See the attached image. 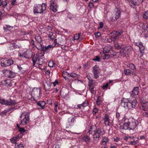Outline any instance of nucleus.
<instances>
[{"label":"nucleus","instance_id":"f257e3e1","mask_svg":"<svg viewBox=\"0 0 148 148\" xmlns=\"http://www.w3.org/2000/svg\"><path fill=\"white\" fill-rule=\"evenodd\" d=\"M137 103L136 100L135 99L132 101H130L127 99L123 98L121 100V104L125 109H130L135 108Z\"/></svg>","mask_w":148,"mask_h":148},{"label":"nucleus","instance_id":"e2e57ef3","mask_svg":"<svg viewBox=\"0 0 148 148\" xmlns=\"http://www.w3.org/2000/svg\"><path fill=\"white\" fill-rule=\"evenodd\" d=\"M1 83L2 84L5 86L6 84V79L3 80L1 81Z\"/></svg>","mask_w":148,"mask_h":148},{"label":"nucleus","instance_id":"774afa93","mask_svg":"<svg viewBox=\"0 0 148 148\" xmlns=\"http://www.w3.org/2000/svg\"><path fill=\"white\" fill-rule=\"evenodd\" d=\"M114 140L115 141L117 142L120 140V139L119 138L116 137L115 138H114Z\"/></svg>","mask_w":148,"mask_h":148},{"label":"nucleus","instance_id":"052dcab7","mask_svg":"<svg viewBox=\"0 0 148 148\" xmlns=\"http://www.w3.org/2000/svg\"><path fill=\"white\" fill-rule=\"evenodd\" d=\"M53 43L55 44V45L56 46H58L59 45V44L57 42V39H55L53 42Z\"/></svg>","mask_w":148,"mask_h":148},{"label":"nucleus","instance_id":"a18cd8bd","mask_svg":"<svg viewBox=\"0 0 148 148\" xmlns=\"http://www.w3.org/2000/svg\"><path fill=\"white\" fill-rule=\"evenodd\" d=\"M23 135V134L21 133H20L18 134L17 136L16 137L18 138L17 139L18 140Z\"/></svg>","mask_w":148,"mask_h":148},{"label":"nucleus","instance_id":"e433bc0d","mask_svg":"<svg viewBox=\"0 0 148 148\" xmlns=\"http://www.w3.org/2000/svg\"><path fill=\"white\" fill-rule=\"evenodd\" d=\"M69 75L70 77H77L78 76V75L75 73H71L70 74H69Z\"/></svg>","mask_w":148,"mask_h":148},{"label":"nucleus","instance_id":"72a5a7b5","mask_svg":"<svg viewBox=\"0 0 148 148\" xmlns=\"http://www.w3.org/2000/svg\"><path fill=\"white\" fill-rule=\"evenodd\" d=\"M129 67L132 70L134 71V70L136 69V67L135 65L133 64H129Z\"/></svg>","mask_w":148,"mask_h":148},{"label":"nucleus","instance_id":"412c9836","mask_svg":"<svg viewBox=\"0 0 148 148\" xmlns=\"http://www.w3.org/2000/svg\"><path fill=\"white\" fill-rule=\"evenodd\" d=\"M40 45V48L42 49V50L43 51L44 53V52L46 51L49 50V49H50L52 46L51 45H49L47 46L43 47L41 45Z\"/></svg>","mask_w":148,"mask_h":148},{"label":"nucleus","instance_id":"4be33fe9","mask_svg":"<svg viewBox=\"0 0 148 148\" xmlns=\"http://www.w3.org/2000/svg\"><path fill=\"white\" fill-rule=\"evenodd\" d=\"M115 32V36H112V38H114L115 39H116L117 38V36L119 35H121L123 33V32L122 31H121L120 32Z\"/></svg>","mask_w":148,"mask_h":148},{"label":"nucleus","instance_id":"f03ea898","mask_svg":"<svg viewBox=\"0 0 148 148\" xmlns=\"http://www.w3.org/2000/svg\"><path fill=\"white\" fill-rule=\"evenodd\" d=\"M47 4L42 3V5L38 4L34 5L33 12L34 13H42L46 10Z\"/></svg>","mask_w":148,"mask_h":148},{"label":"nucleus","instance_id":"13d9d810","mask_svg":"<svg viewBox=\"0 0 148 148\" xmlns=\"http://www.w3.org/2000/svg\"><path fill=\"white\" fill-rule=\"evenodd\" d=\"M11 4L13 5H16L17 4V2L16 0H12L11 1Z\"/></svg>","mask_w":148,"mask_h":148},{"label":"nucleus","instance_id":"f8f14e48","mask_svg":"<svg viewBox=\"0 0 148 148\" xmlns=\"http://www.w3.org/2000/svg\"><path fill=\"white\" fill-rule=\"evenodd\" d=\"M16 103V102L14 100H12L11 99H10L8 100H5V103H4V105L9 106H13Z\"/></svg>","mask_w":148,"mask_h":148},{"label":"nucleus","instance_id":"4468645a","mask_svg":"<svg viewBox=\"0 0 148 148\" xmlns=\"http://www.w3.org/2000/svg\"><path fill=\"white\" fill-rule=\"evenodd\" d=\"M103 52L105 53H111L113 52L110 46L105 47L103 49Z\"/></svg>","mask_w":148,"mask_h":148},{"label":"nucleus","instance_id":"c03bdc74","mask_svg":"<svg viewBox=\"0 0 148 148\" xmlns=\"http://www.w3.org/2000/svg\"><path fill=\"white\" fill-rule=\"evenodd\" d=\"M48 66L50 67H53L54 63L52 61H50L48 64Z\"/></svg>","mask_w":148,"mask_h":148},{"label":"nucleus","instance_id":"5fc2aeb1","mask_svg":"<svg viewBox=\"0 0 148 148\" xmlns=\"http://www.w3.org/2000/svg\"><path fill=\"white\" fill-rule=\"evenodd\" d=\"M104 58H103V59H108L110 57V56L109 54H106L105 53L104 54Z\"/></svg>","mask_w":148,"mask_h":148},{"label":"nucleus","instance_id":"7c9ffc66","mask_svg":"<svg viewBox=\"0 0 148 148\" xmlns=\"http://www.w3.org/2000/svg\"><path fill=\"white\" fill-rule=\"evenodd\" d=\"M89 90L92 93H93L95 91L94 86L92 84L89 85Z\"/></svg>","mask_w":148,"mask_h":148},{"label":"nucleus","instance_id":"39448f33","mask_svg":"<svg viewBox=\"0 0 148 148\" xmlns=\"http://www.w3.org/2000/svg\"><path fill=\"white\" fill-rule=\"evenodd\" d=\"M92 72L94 75V77L95 79H97L99 77L100 72V69L99 66L97 65H95L92 68Z\"/></svg>","mask_w":148,"mask_h":148},{"label":"nucleus","instance_id":"5701e85b","mask_svg":"<svg viewBox=\"0 0 148 148\" xmlns=\"http://www.w3.org/2000/svg\"><path fill=\"white\" fill-rule=\"evenodd\" d=\"M123 45L120 43L119 42H117L115 43L114 46L115 48L117 49H120L121 48V46Z\"/></svg>","mask_w":148,"mask_h":148},{"label":"nucleus","instance_id":"a19ab883","mask_svg":"<svg viewBox=\"0 0 148 148\" xmlns=\"http://www.w3.org/2000/svg\"><path fill=\"white\" fill-rule=\"evenodd\" d=\"M143 28L145 30V32L146 31L147 33H148V26L147 25H144L143 26Z\"/></svg>","mask_w":148,"mask_h":148},{"label":"nucleus","instance_id":"bb28decb","mask_svg":"<svg viewBox=\"0 0 148 148\" xmlns=\"http://www.w3.org/2000/svg\"><path fill=\"white\" fill-rule=\"evenodd\" d=\"M124 49L125 50V53L126 52H130L132 50V48L130 46L126 47L124 48Z\"/></svg>","mask_w":148,"mask_h":148},{"label":"nucleus","instance_id":"2f4dec72","mask_svg":"<svg viewBox=\"0 0 148 148\" xmlns=\"http://www.w3.org/2000/svg\"><path fill=\"white\" fill-rule=\"evenodd\" d=\"M143 18L145 20L148 18V10L143 15Z\"/></svg>","mask_w":148,"mask_h":148},{"label":"nucleus","instance_id":"b1692460","mask_svg":"<svg viewBox=\"0 0 148 148\" xmlns=\"http://www.w3.org/2000/svg\"><path fill=\"white\" fill-rule=\"evenodd\" d=\"M142 110L144 111H147L148 109V105L147 103H144L142 104Z\"/></svg>","mask_w":148,"mask_h":148},{"label":"nucleus","instance_id":"cd10ccee","mask_svg":"<svg viewBox=\"0 0 148 148\" xmlns=\"http://www.w3.org/2000/svg\"><path fill=\"white\" fill-rule=\"evenodd\" d=\"M69 73L66 71H64L62 74V76L65 79H66V75H69Z\"/></svg>","mask_w":148,"mask_h":148},{"label":"nucleus","instance_id":"79ce46f5","mask_svg":"<svg viewBox=\"0 0 148 148\" xmlns=\"http://www.w3.org/2000/svg\"><path fill=\"white\" fill-rule=\"evenodd\" d=\"M7 4L8 3L7 2L5 1H2V5H3V7L4 8H6L7 5Z\"/></svg>","mask_w":148,"mask_h":148},{"label":"nucleus","instance_id":"37998d69","mask_svg":"<svg viewBox=\"0 0 148 148\" xmlns=\"http://www.w3.org/2000/svg\"><path fill=\"white\" fill-rule=\"evenodd\" d=\"M110 119H109V116H108L106 114L104 118V121H109Z\"/></svg>","mask_w":148,"mask_h":148},{"label":"nucleus","instance_id":"2eb2a0df","mask_svg":"<svg viewBox=\"0 0 148 148\" xmlns=\"http://www.w3.org/2000/svg\"><path fill=\"white\" fill-rule=\"evenodd\" d=\"M108 141V138L107 137L103 136L102 137L101 145H105Z\"/></svg>","mask_w":148,"mask_h":148},{"label":"nucleus","instance_id":"a878e982","mask_svg":"<svg viewBox=\"0 0 148 148\" xmlns=\"http://www.w3.org/2000/svg\"><path fill=\"white\" fill-rule=\"evenodd\" d=\"M16 75L15 73L12 71H9V75H8L9 77L13 78Z\"/></svg>","mask_w":148,"mask_h":148},{"label":"nucleus","instance_id":"9b49d317","mask_svg":"<svg viewBox=\"0 0 148 148\" xmlns=\"http://www.w3.org/2000/svg\"><path fill=\"white\" fill-rule=\"evenodd\" d=\"M139 92V87H135L132 91L130 92L131 96L133 97L134 95H138Z\"/></svg>","mask_w":148,"mask_h":148},{"label":"nucleus","instance_id":"7ed1b4c3","mask_svg":"<svg viewBox=\"0 0 148 148\" xmlns=\"http://www.w3.org/2000/svg\"><path fill=\"white\" fill-rule=\"evenodd\" d=\"M21 120L20 124L22 125H24L28 123L29 120V114L27 113L25 114L22 113L20 116Z\"/></svg>","mask_w":148,"mask_h":148},{"label":"nucleus","instance_id":"ea45409f","mask_svg":"<svg viewBox=\"0 0 148 148\" xmlns=\"http://www.w3.org/2000/svg\"><path fill=\"white\" fill-rule=\"evenodd\" d=\"M100 136L98 135L96 132H95L93 134V138H97L99 139Z\"/></svg>","mask_w":148,"mask_h":148},{"label":"nucleus","instance_id":"6e6552de","mask_svg":"<svg viewBox=\"0 0 148 148\" xmlns=\"http://www.w3.org/2000/svg\"><path fill=\"white\" fill-rule=\"evenodd\" d=\"M40 89L39 88H34L32 92V96L36 98L40 96Z\"/></svg>","mask_w":148,"mask_h":148},{"label":"nucleus","instance_id":"680f3d73","mask_svg":"<svg viewBox=\"0 0 148 148\" xmlns=\"http://www.w3.org/2000/svg\"><path fill=\"white\" fill-rule=\"evenodd\" d=\"M14 46V49H17L20 47V45L16 44V43H14V45H13Z\"/></svg>","mask_w":148,"mask_h":148},{"label":"nucleus","instance_id":"3c124183","mask_svg":"<svg viewBox=\"0 0 148 148\" xmlns=\"http://www.w3.org/2000/svg\"><path fill=\"white\" fill-rule=\"evenodd\" d=\"M69 119H70V120H71V123H74V121H75V118H73V117H70Z\"/></svg>","mask_w":148,"mask_h":148},{"label":"nucleus","instance_id":"393cba45","mask_svg":"<svg viewBox=\"0 0 148 148\" xmlns=\"http://www.w3.org/2000/svg\"><path fill=\"white\" fill-rule=\"evenodd\" d=\"M44 88L46 91L49 90L51 88V85L50 84L46 83L44 85Z\"/></svg>","mask_w":148,"mask_h":148},{"label":"nucleus","instance_id":"864d4df0","mask_svg":"<svg viewBox=\"0 0 148 148\" xmlns=\"http://www.w3.org/2000/svg\"><path fill=\"white\" fill-rule=\"evenodd\" d=\"M83 108L87 106L88 105V102L87 101H85L83 103Z\"/></svg>","mask_w":148,"mask_h":148},{"label":"nucleus","instance_id":"603ef678","mask_svg":"<svg viewBox=\"0 0 148 148\" xmlns=\"http://www.w3.org/2000/svg\"><path fill=\"white\" fill-rule=\"evenodd\" d=\"M99 24V27H98V29H100L102 28L103 26V23L102 22H100Z\"/></svg>","mask_w":148,"mask_h":148},{"label":"nucleus","instance_id":"09e8293b","mask_svg":"<svg viewBox=\"0 0 148 148\" xmlns=\"http://www.w3.org/2000/svg\"><path fill=\"white\" fill-rule=\"evenodd\" d=\"M19 131L21 132V133H24L25 132V130H24V128L23 127H20L18 129Z\"/></svg>","mask_w":148,"mask_h":148},{"label":"nucleus","instance_id":"f704fd0d","mask_svg":"<svg viewBox=\"0 0 148 148\" xmlns=\"http://www.w3.org/2000/svg\"><path fill=\"white\" fill-rule=\"evenodd\" d=\"M48 36L49 38L52 40L54 38V36L53 35V34L51 32H50L49 33Z\"/></svg>","mask_w":148,"mask_h":148},{"label":"nucleus","instance_id":"473e14b6","mask_svg":"<svg viewBox=\"0 0 148 148\" xmlns=\"http://www.w3.org/2000/svg\"><path fill=\"white\" fill-rule=\"evenodd\" d=\"M16 148H24L23 145L22 144L18 145L17 143H16L15 145Z\"/></svg>","mask_w":148,"mask_h":148},{"label":"nucleus","instance_id":"4d7b16f0","mask_svg":"<svg viewBox=\"0 0 148 148\" xmlns=\"http://www.w3.org/2000/svg\"><path fill=\"white\" fill-rule=\"evenodd\" d=\"M108 83H106V84L103 85L102 87V88L103 89H105L107 87H108Z\"/></svg>","mask_w":148,"mask_h":148},{"label":"nucleus","instance_id":"8fccbe9b","mask_svg":"<svg viewBox=\"0 0 148 148\" xmlns=\"http://www.w3.org/2000/svg\"><path fill=\"white\" fill-rule=\"evenodd\" d=\"M98 109L97 108H95L93 110V114L95 115L98 112Z\"/></svg>","mask_w":148,"mask_h":148},{"label":"nucleus","instance_id":"6ab92c4d","mask_svg":"<svg viewBox=\"0 0 148 148\" xmlns=\"http://www.w3.org/2000/svg\"><path fill=\"white\" fill-rule=\"evenodd\" d=\"M95 132L99 136L105 134L104 131L103 130L100 128L98 129Z\"/></svg>","mask_w":148,"mask_h":148},{"label":"nucleus","instance_id":"4c0bfd02","mask_svg":"<svg viewBox=\"0 0 148 148\" xmlns=\"http://www.w3.org/2000/svg\"><path fill=\"white\" fill-rule=\"evenodd\" d=\"M35 39L38 42L40 43L41 41V37L39 36H36L35 37Z\"/></svg>","mask_w":148,"mask_h":148},{"label":"nucleus","instance_id":"58836bf2","mask_svg":"<svg viewBox=\"0 0 148 148\" xmlns=\"http://www.w3.org/2000/svg\"><path fill=\"white\" fill-rule=\"evenodd\" d=\"M93 142L94 144H96L99 141V139L97 138H93Z\"/></svg>","mask_w":148,"mask_h":148},{"label":"nucleus","instance_id":"f3484780","mask_svg":"<svg viewBox=\"0 0 148 148\" xmlns=\"http://www.w3.org/2000/svg\"><path fill=\"white\" fill-rule=\"evenodd\" d=\"M37 104L38 106H40L41 108L44 109L46 103L44 101H40L38 102H37Z\"/></svg>","mask_w":148,"mask_h":148},{"label":"nucleus","instance_id":"9d476101","mask_svg":"<svg viewBox=\"0 0 148 148\" xmlns=\"http://www.w3.org/2000/svg\"><path fill=\"white\" fill-rule=\"evenodd\" d=\"M121 128L122 129L126 130H129V120L125 119L124 123H122L120 124Z\"/></svg>","mask_w":148,"mask_h":148},{"label":"nucleus","instance_id":"aec40b11","mask_svg":"<svg viewBox=\"0 0 148 148\" xmlns=\"http://www.w3.org/2000/svg\"><path fill=\"white\" fill-rule=\"evenodd\" d=\"M96 130V127L95 126H92L90 127V129L88 131L90 134H92L93 132H95Z\"/></svg>","mask_w":148,"mask_h":148},{"label":"nucleus","instance_id":"1a4fd4ad","mask_svg":"<svg viewBox=\"0 0 148 148\" xmlns=\"http://www.w3.org/2000/svg\"><path fill=\"white\" fill-rule=\"evenodd\" d=\"M14 63L12 59L8 60L4 59L3 63L1 62V65L2 66H9L12 64Z\"/></svg>","mask_w":148,"mask_h":148},{"label":"nucleus","instance_id":"bf43d9fd","mask_svg":"<svg viewBox=\"0 0 148 148\" xmlns=\"http://www.w3.org/2000/svg\"><path fill=\"white\" fill-rule=\"evenodd\" d=\"M5 99H1L0 98V103L1 104L4 105V103H5Z\"/></svg>","mask_w":148,"mask_h":148},{"label":"nucleus","instance_id":"c85d7f7f","mask_svg":"<svg viewBox=\"0 0 148 148\" xmlns=\"http://www.w3.org/2000/svg\"><path fill=\"white\" fill-rule=\"evenodd\" d=\"M18 138L16 137H13L10 139V141L12 143H15L18 140L17 139Z\"/></svg>","mask_w":148,"mask_h":148},{"label":"nucleus","instance_id":"49530a36","mask_svg":"<svg viewBox=\"0 0 148 148\" xmlns=\"http://www.w3.org/2000/svg\"><path fill=\"white\" fill-rule=\"evenodd\" d=\"M13 45H14V43H10V46L9 48L10 50H12L14 49V46Z\"/></svg>","mask_w":148,"mask_h":148},{"label":"nucleus","instance_id":"c9c22d12","mask_svg":"<svg viewBox=\"0 0 148 148\" xmlns=\"http://www.w3.org/2000/svg\"><path fill=\"white\" fill-rule=\"evenodd\" d=\"M81 33H79L77 34H75L74 36V40H77L79 39V37L80 36Z\"/></svg>","mask_w":148,"mask_h":148},{"label":"nucleus","instance_id":"338daca9","mask_svg":"<svg viewBox=\"0 0 148 148\" xmlns=\"http://www.w3.org/2000/svg\"><path fill=\"white\" fill-rule=\"evenodd\" d=\"M101 35V33L99 32H98L95 34V35L96 37H99Z\"/></svg>","mask_w":148,"mask_h":148},{"label":"nucleus","instance_id":"20e7f679","mask_svg":"<svg viewBox=\"0 0 148 148\" xmlns=\"http://www.w3.org/2000/svg\"><path fill=\"white\" fill-rule=\"evenodd\" d=\"M115 14L113 15L112 16L111 18L112 21H117L120 17L121 13V10L119 8H116L114 11Z\"/></svg>","mask_w":148,"mask_h":148},{"label":"nucleus","instance_id":"c756f323","mask_svg":"<svg viewBox=\"0 0 148 148\" xmlns=\"http://www.w3.org/2000/svg\"><path fill=\"white\" fill-rule=\"evenodd\" d=\"M6 86H10L12 85V81L9 79H6Z\"/></svg>","mask_w":148,"mask_h":148},{"label":"nucleus","instance_id":"a211bd4d","mask_svg":"<svg viewBox=\"0 0 148 148\" xmlns=\"http://www.w3.org/2000/svg\"><path fill=\"white\" fill-rule=\"evenodd\" d=\"M124 72L126 75H130L131 74H133L134 73L133 71L129 69H125L124 71Z\"/></svg>","mask_w":148,"mask_h":148},{"label":"nucleus","instance_id":"69168bd1","mask_svg":"<svg viewBox=\"0 0 148 148\" xmlns=\"http://www.w3.org/2000/svg\"><path fill=\"white\" fill-rule=\"evenodd\" d=\"M71 14V13H69L68 15V17L70 19H71V18L73 17V16L72 15H71V16H70Z\"/></svg>","mask_w":148,"mask_h":148},{"label":"nucleus","instance_id":"0eeeda50","mask_svg":"<svg viewBox=\"0 0 148 148\" xmlns=\"http://www.w3.org/2000/svg\"><path fill=\"white\" fill-rule=\"evenodd\" d=\"M38 56L37 55H34L33 56L32 58V60L33 62V65H34L35 63H36L37 64H39V65H41L43 64V62L42 61L41 62H40V61H41L42 59L40 58L38 59Z\"/></svg>","mask_w":148,"mask_h":148},{"label":"nucleus","instance_id":"de8ad7c7","mask_svg":"<svg viewBox=\"0 0 148 148\" xmlns=\"http://www.w3.org/2000/svg\"><path fill=\"white\" fill-rule=\"evenodd\" d=\"M92 60L95 61H97L98 62H100V59L97 56H96V58L92 59Z\"/></svg>","mask_w":148,"mask_h":148},{"label":"nucleus","instance_id":"6e6d98bb","mask_svg":"<svg viewBox=\"0 0 148 148\" xmlns=\"http://www.w3.org/2000/svg\"><path fill=\"white\" fill-rule=\"evenodd\" d=\"M94 5L92 2H90L88 4V6L90 8H92L94 7Z\"/></svg>","mask_w":148,"mask_h":148},{"label":"nucleus","instance_id":"0e129e2a","mask_svg":"<svg viewBox=\"0 0 148 148\" xmlns=\"http://www.w3.org/2000/svg\"><path fill=\"white\" fill-rule=\"evenodd\" d=\"M143 114L144 116L147 117L148 115V112H143Z\"/></svg>","mask_w":148,"mask_h":148},{"label":"nucleus","instance_id":"dca6fc26","mask_svg":"<svg viewBox=\"0 0 148 148\" xmlns=\"http://www.w3.org/2000/svg\"><path fill=\"white\" fill-rule=\"evenodd\" d=\"M82 139L84 141L86 142L87 144L89 143L90 140V137L87 135H85L83 136L82 137Z\"/></svg>","mask_w":148,"mask_h":148},{"label":"nucleus","instance_id":"423d86ee","mask_svg":"<svg viewBox=\"0 0 148 148\" xmlns=\"http://www.w3.org/2000/svg\"><path fill=\"white\" fill-rule=\"evenodd\" d=\"M58 6L56 4L55 1L51 0L50 2V9L54 12H56L57 11Z\"/></svg>","mask_w":148,"mask_h":148},{"label":"nucleus","instance_id":"ddd939ff","mask_svg":"<svg viewBox=\"0 0 148 148\" xmlns=\"http://www.w3.org/2000/svg\"><path fill=\"white\" fill-rule=\"evenodd\" d=\"M129 130L134 129L136 126V123L134 120L131 122L129 121Z\"/></svg>","mask_w":148,"mask_h":148}]
</instances>
